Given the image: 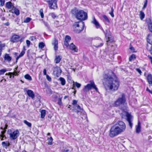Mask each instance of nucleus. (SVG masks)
<instances>
[{"instance_id":"nucleus-1","label":"nucleus","mask_w":152,"mask_h":152,"mask_svg":"<svg viewBox=\"0 0 152 152\" xmlns=\"http://www.w3.org/2000/svg\"><path fill=\"white\" fill-rule=\"evenodd\" d=\"M103 81H105L106 85L105 87L107 89H109L113 91L118 90L119 86V82L115 76H113L109 74L103 75Z\"/></svg>"},{"instance_id":"nucleus-2","label":"nucleus","mask_w":152,"mask_h":152,"mask_svg":"<svg viewBox=\"0 0 152 152\" xmlns=\"http://www.w3.org/2000/svg\"><path fill=\"white\" fill-rule=\"evenodd\" d=\"M126 129V125L125 123L122 121H119L111 127L109 135L111 137H113L124 132Z\"/></svg>"},{"instance_id":"nucleus-3","label":"nucleus","mask_w":152,"mask_h":152,"mask_svg":"<svg viewBox=\"0 0 152 152\" xmlns=\"http://www.w3.org/2000/svg\"><path fill=\"white\" fill-rule=\"evenodd\" d=\"M126 99L124 94L122 93L120 97L115 102L113 105L115 107H118L121 110H124L126 108Z\"/></svg>"},{"instance_id":"nucleus-4","label":"nucleus","mask_w":152,"mask_h":152,"mask_svg":"<svg viewBox=\"0 0 152 152\" xmlns=\"http://www.w3.org/2000/svg\"><path fill=\"white\" fill-rule=\"evenodd\" d=\"M72 13L74 15L76 18L81 21L86 20L87 19V14L83 10H78L75 8L71 11Z\"/></svg>"},{"instance_id":"nucleus-5","label":"nucleus","mask_w":152,"mask_h":152,"mask_svg":"<svg viewBox=\"0 0 152 152\" xmlns=\"http://www.w3.org/2000/svg\"><path fill=\"white\" fill-rule=\"evenodd\" d=\"M91 23L95 25L97 28H100L103 31L105 34V37L107 38V44H108L109 42H112L113 41V38L112 37L111 33L110 31L108 30H106L105 31H104L99 22L96 20L94 17L93 18Z\"/></svg>"},{"instance_id":"nucleus-6","label":"nucleus","mask_w":152,"mask_h":152,"mask_svg":"<svg viewBox=\"0 0 152 152\" xmlns=\"http://www.w3.org/2000/svg\"><path fill=\"white\" fill-rule=\"evenodd\" d=\"M84 26L85 24L83 22H75L73 25L74 31L75 32L79 33L83 30Z\"/></svg>"},{"instance_id":"nucleus-7","label":"nucleus","mask_w":152,"mask_h":152,"mask_svg":"<svg viewBox=\"0 0 152 152\" xmlns=\"http://www.w3.org/2000/svg\"><path fill=\"white\" fill-rule=\"evenodd\" d=\"M89 82L90 84H88L86 86H85V87L83 89V91L85 92H87L90 90H91L92 88L94 89L96 91H98V88L96 87L94 82L93 81H90Z\"/></svg>"},{"instance_id":"nucleus-8","label":"nucleus","mask_w":152,"mask_h":152,"mask_svg":"<svg viewBox=\"0 0 152 152\" xmlns=\"http://www.w3.org/2000/svg\"><path fill=\"white\" fill-rule=\"evenodd\" d=\"M50 9H56L57 8V0H46Z\"/></svg>"},{"instance_id":"nucleus-9","label":"nucleus","mask_w":152,"mask_h":152,"mask_svg":"<svg viewBox=\"0 0 152 152\" xmlns=\"http://www.w3.org/2000/svg\"><path fill=\"white\" fill-rule=\"evenodd\" d=\"M94 42L95 44L94 46L97 48L102 46L104 44L102 40L100 38H98L97 39H95L94 40Z\"/></svg>"},{"instance_id":"nucleus-10","label":"nucleus","mask_w":152,"mask_h":152,"mask_svg":"<svg viewBox=\"0 0 152 152\" xmlns=\"http://www.w3.org/2000/svg\"><path fill=\"white\" fill-rule=\"evenodd\" d=\"M19 131L18 130L14 131L13 132L9 134L10 138L11 140H15L19 136Z\"/></svg>"},{"instance_id":"nucleus-11","label":"nucleus","mask_w":152,"mask_h":152,"mask_svg":"<svg viewBox=\"0 0 152 152\" xmlns=\"http://www.w3.org/2000/svg\"><path fill=\"white\" fill-rule=\"evenodd\" d=\"M127 118V121L128 122L131 128L132 127L133 124L132 121L133 120V117L128 113H127L126 115Z\"/></svg>"},{"instance_id":"nucleus-12","label":"nucleus","mask_w":152,"mask_h":152,"mask_svg":"<svg viewBox=\"0 0 152 152\" xmlns=\"http://www.w3.org/2000/svg\"><path fill=\"white\" fill-rule=\"evenodd\" d=\"M61 72V70L59 67L56 66L54 68L53 73L54 75H56L57 77H59L60 75Z\"/></svg>"},{"instance_id":"nucleus-13","label":"nucleus","mask_w":152,"mask_h":152,"mask_svg":"<svg viewBox=\"0 0 152 152\" xmlns=\"http://www.w3.org/2000/svg\"><path fill=\"white\" fill-rule=\"evenodd\" d=\"M20 37L19 35L14 34L12 37L10 41L12 42H19Z\"/></svg>"},{"instance_id":"nucleus-14","label":"nucleus","mask_w":152,"mask_h":152,"mask_svg":"<svg viewBox=\"0 0 152 152\" xmlns=\"http://www.w3.org/2000/svg\"><path fill=\"white\" fill-rule=\"evenodd\" d=\"M26 90V88H24V91H26L28 95L32 99H33L35 97V95L33 91L31 90Z\"/></svg>"},{"instance_id":"nucleus-15","label":"nucleus","mask_w":152,"mask_h":152,"mask_svg":"<svg viewBox=\"0 0 152 152\" xmlns=\"http://www.w3.org/2000/svg\"><path fill=\"white\" fill-rule=\"evenodd\" d=\"M71 39V37L68 35L66 36L65 38V41L64 42V45L66 47H68L69 46V42Z\"/></svg>"},{"instance_id":"nucleus-16","label":"nucleus","mask_w":152,"mask_h":152,"mask_svg":"<svg viewBox=\"0 0 152 152\" xmlns=\"http://www.w3.org/2000/svg\"><path fill=\"white\" fill-rule=\"evenodd\" d=\"M62 152H73V149L70 147H63Z\"/></svg>"},{"instance_id":"nucleus-17","label":"nucleus","mask_w":152,"mask_h":152,"mask_svg":"<svg viewBox=\"0 0 152 152\" xmlns=\"http://www.w3.org/2000/svg\"><path fill=\"white\" fill-rule=\"evenodd\" d=\"M69 49L74 51V52H77L78 50L77 48L73 43H71L69 46Z\"/></svg>"},{"instance_id":"nucleus-18","label":"nucleus","mask_w":152,"mask_h":152,"mask_svg":"<svg viewBox=\"0 0 152 152\" xmlns=\"http://www.w3.org/2000/svg\"><path fill=\"white\" fill-rule=\"evenodd\" d=\"M140 122L138 121L137 125L136 126V132L137 133H139L141 132Z\"/></svg>"},{"instance_id":"nucleus-19","label":"nucleus","mask_w":152,"mask_h":152,"mask_svg":"<svg viewBox=\"0 0 152 152\" xmlns=\"http://www.w3.org/2000/svg\"><path fill=\"white\" fill-rule=\"evenodd\" d=\"M62 59V56L61 55H56L54 60V62L56 64L59 63Z\"/></svg>"},{"instance_id":"nucleus-20","label":"nucleus","mask_w":152,"mask_h":152,"mask_svg":"<svg viewBox=\"0 0 152 152\" xmlns=\"http://www.w3.org/2000/svg\"><path fill=\"white\" fill-rule=\"evenodd\" d=\"M4 60L7 61L8 62H10L12 60V57L10 56L9 54L6 53L5 54L4 57Z\"/></svg>"},{"instance_id":"nucleus-21","label":"nucleus","mask_w":152,"mask_h":152,"mask_svg":"<svg viewBox=\"0 0 152 152\" xmlns=\"http://www.w3.org/2000/svg\"><path fill=\"white\" fill-rule=\"evenodd\" d=\"M52 44L54 46V49L55 50H58V41L57 39H55L52 42Z\"/></svg>"},{"instance_id":"nucleus-22","label":"nucleus","mask_w":152,"mask_h":152,"mask_svg":"<svg viewBox=\"0 0 152 152\" xmlns=\"http://www.w3.org/2000/svg\"><path fill=\"white\" fill-rule=\"evenodd\" d=\"M147 80L150 85L152 84V76L151 74H148L147 77Z\"/></svg>"},{"instance_id":"nucleus-23","label":"nucleus","mask_w":152,"mask_h":152,"mask_svg":"<svg viewBox=\"0 0 152 152\" xmlns=\"http://www.w3.org/2000/svg\"><path fill=\"white\" fill-rule=\"evenodd\" d=\"M147 42L151 45H152V35L149 34L147 39Z\"/></svg>"},{"instance_id":"nucleus-24","label":"nucleus","mask_w":152,"mask_h":152,"mask_svg":"<svg viewBox=\"0 0 152 152\" xmlns=\"http://www.w3.org/2000/svg\"><path fill=\"white\" fill-rule=\"evenodd\" d=\"M19 73V72L18 71H14L13 72H9L8 74L6 73V75H13L12 77H14V76H16L18 75V73Z\"/></svg>"},{"instance_id":"nucleus-25","label":"nucleus","mask_w":152,"mask_h":152,"mask_svg":"<svg viewBox=\"0 0 152 152\" xmlns=\"http://www.w3.org/2000/svg\"><path fill=\"white\" fill-rule=\"evenodd\" d=\"M25 53V51L22 50L20 55L16 58V62H17L18 59L20 57H22Z\"/></svg>"},{"instance_id":"nucleus-26","label":"nucleus","mask_w":152,"mask_h":152,"mask_svg":"<svg viewBox=\"0 0 152 152\" xmlns=\"http://www.w3.org/2000/svg\"><path fill=\"white\" fill-rule=\"evenodd\" d=\"M139 16L140 19L142 20L144 18L145 16L144 12L142 11H140Z\"/></svg>"},{"instance_id":"nucleus-27","label":"nucleus","mask_w":152,"mask_h":152,"mask_svg":"<svg viewBox=\"0 0 152 152\" xmlns=\"http://www.w3.org/2000/svg\"><path fill=\"white\" fill-rule=\"evenodd\" d=\"M12 6L13 5L12 4V3L10 1H9L6 3V7L8 9H11Z\"/></svg>"},{"instance_id":"nucleus-28","label":"nucleus","mask_w":152,"mask_h":152,"mask_svg":"<svg viewBox=\"0 0 152 152\" xmlns=\"http://www.w3.org/2000/svg\"><path fill=\"white\" fill-rule=\"evenodd\" d=\"M59 80L61 82V85L64 86L65 84L66 81L64 78L62 77H60L59 78Z\"/></svg>"},{"instance_id":"nucleus-29","label":"nucleus","mask_w":152,"mask_h":152,"mask_svg":"<svg viewBox=\"0 0 152 152\" xmlns=\"http://www.w3.org/2000/svg\"><path fill=\"white\" fill-rule=\"evenodd\" d=\"M46 114V110H42L41 111V117L42 118H44Z\"/></svg>"},{"instance_id":"nucleus-30","label":"nucleus","mask_w":152,"mask_h":152,"mask_svg":"<svg viewBox=\"0 0 152 152\" xmlns=\"http://www.w3.org/2000/svg\"><path fill=\"white\" fill-rule=\"evenodd\" d=\"M2 145L3 147L9 146L10 145V143L8 142H2Z\"/></svg>"},{"instance_id":"nucleus-31","label":"nucleus","mask_w":152,"mask_h":152,"mask_svg":"<svg viewBox=\"0 0 152 152\" xmlns=\"http://www.w3.org/2000/svg\"><path fill=\"white\" fill-rule=\"evenodd\" d=\"M24 77L26 79H27L29 81H31L32 80L31 77L29 74H26L24 76Z\"/></svg>"},{"instance_id":"nucleus-32","label":"nucleus","mask_w":152,"mask_h":152,"mask_svg":"<svg viewBox=\"0 0 152 152\" xmlns=\"http://www.w3.org/2000/svg\"><path fill=\"white\" fill-rule=\"evenodd\" d=\"M24 123L27 125L28 127H31V123L25 120L23 121Z\"/></svg>"},{"instance_id":"nucleus-33","label":"nucleus","mask_w":152,"mask_h":152,"mask_svg":"<svg viewBox=\"0 0 152 152\" xmlns=\"http://www.w3.org/2000/svg\"><path fill=\"white\" fill-rule=\"evenodd\" d=\"M45 46V44L43 42H41L39 43V48L42 49Z\"/></svg>"},{"instance_id":"nucleus-34","label":"nucleus","mask_w":152,"mask_h":152,"mask_svg":"<svg viewBox=\"0 0 152 152\" xmlns=\"http://www.w3.org/2000/svg\"><path fill=\"white\" fill-rule=\"evenodd\" d=\"M48 144L49 145H52V142L53 141V138L52 137H50L48 139Z\"/></svg>"},{"instance_id":"nucleus-35","label":"nucleus","mask_w":152,"mask_h":152,"mask_svg":"<svg viewBox=\"0 0 152 152\" xmlns=\"http://www.w3.org/2000/svg\"><path fill=\"white\" fill-rule=\"evenodd\" d=\"M7 70L6 69H3L0 70V75H3Z\"/></svg>"},{"instance_id":"nucleus-36","label":"nucleus","mask_w":152,"mask_h":152,"mask_svg":"<svg viewBox=\"0 0 152 152\" xmlns=\"http://www.w3.org/2000/svg\"><path fill=\"white\" fill-rule=\"evenodd\" d=\"M31 20V18L27 17L24 20L23 22L24 23H27L29 22Z\"/></svg>"},{"instance_id":"nucleus-37","label":"nucleus","mask_w":152,"mask_h":152,"mask_svg":"<svg viewBox=\"0 0 152 152\" xmlns=\"http://www.w3.org/2000/svg\"><path fill=\"white\" fill-rule=\"evenodd\" d=\"M39 13L40 14V15H41V17L42 18H43L44 17V14L43 13V9H41L39 10Z\"/></svg>"},{"instance_id":"nucleus-38","label":"nucleus","mask_w":152,"mask_h":152,"mask_svg":"<svg viewBox=\"0 0 152 152\" xmlns=\"http://www.w3.org/2000/svg\"><path fill=\"white\" fill-rule=\"evenodd\" d=\"M136 56L134 54L132 55L129 58V61H131L133 59L135 58Z\"/></svg>"},{"instance_id":"nucleus-39","label":"nucleus","mask_w":152,"mask_h":152,"mask_svg":"<svg viewBox=\"0 0 152 152\" xmlns=\"http://www.w3.org/2000/svg\"><path fill=\"white\" fill-rule=\"evenodd\" d=\"M5 46V44H2L1 42L0 41V49H1V50H2L3 48H4Z\"/></svg>"},{"instance_id":"nucleus-40","label":"nucleus","mask_w":152,"mask_h":152,"mask_svg":"<svg viewBox=\"0 0 152 152\" xmlns=\"http://www.w3.org/2000/svg\"><path fill=\"white\" fill-rule=\"evenodd\" d=\"M15 14L17 15H18L20 14L19 11L18 10L15 9L14 10Z\"/></svg>"},{"instance_id":"nucleus-41","label":"nucleus","mask_w":152,"mask_h":152,"mask_svg":"<svg viewBox=\"0 0 152 152\" xmlns=\"http://www.w3.org/2000/svg\"><path fill=\"white\" fill-rule=\"evenodd\" d=\"M148 28L150 31L152 33V23L148 24Z\"/></svg>"},{"instance_id":"nucleus-42","label":"nucleus","mask_w":152,"mask_h":152,"mask_svg":"<svg viewBox=\"0 0 152 152\" xmlns=\"http://www.w3.org/2000/svg\"><path fill=\"white\" fill-rule=\"evenodd\" d=\"M77 88H79L80 87L81 85L80 84L78 83L77 82L75 83L74 84Z\"/></svg>"},{"instance_id":"nucleus-43","label":"nucleus","mask_w":152,"mask_h":152,"mask_svg":"<svg viewBox=\"0 0 152 152\" xmlns=\"http://www.w3.org/2000/svg\"><path fill=\"white\" fill-rule=\"evenodd\" d=\"M29 39L31 41H35L36 40V37L34 36H31L30 37Z\"/></svg>"},{"instance_id":"nucleus-44","label":"nucleus","mask_w":152,"mask_h":152,"mask_svg":"<svg viewBox=\"0 0 152 152\" xmlns=\"http://www.w3.org/2000/svg\"><path fill=\"white\" fill-rule=\"evenodd\" d=\"M103 17L106 21H107L108 22H109V19L106 15H103Z\"/></svg>"},{"instance_id":"nucleus-45","label":"nucleus","mask_w":152,"mask_h":152,"mask_svg":"<svg viewBox=\"0 0 152 152\" xmlns=\"http://www.w3.org/2000/svg\"><path fill=\"white\" fill-rule=\"evenodd\" d=\"M146 22L148 23V24H149V23H152L151 22V19L150 18H147L146 20Z\"/></svg>"},{"instance_id":"nucleus-46","label":"nucleus","mask_w":152,"mask_h":152,"mask_svg":"<svg viewBox=\"0 0 152 152\" xmlns=\"http://www.w3.org/2000/svg\"><path fill=\"white\" fill-rule=\"evenodd\" d=\"M147 4V0H145L144 2V5L143 7V9H144L146 7Z\"/></svg>"},{"instance_id":"nucleus-47","label":"nucleus","mask_w":152,"mask_h":152,"mask_svg":"<svg viewBox=\"0 0 152 152\" xmlns=\"http://www.w3.org/2000/svg\"><path fill=\"white\" fill-rule=\"evenodd\" d=\"M58 104L60 105H62V102L61 101V98H59L58 99Z\"/></svg>"},{"instance_id":"nucleus-48","label":"nucleus","mask_w":152,"mask_h":152,"mask_svg":"<svg viewBox=\"0 0 152 152\" xmlns=\"http://www.w3.org/2000/svg\"><path fill=\"white\" fill-rule=\"evenodd\" d=\"M0 2H1V6H3L5 2L4 0H0Z\"/></svg>"},{"instance_id":"nucleus-49","label":"nucleus","mask_w":152,"mask_h":152,"mask_svg":"<svg viewBox=\"0 0 152 152\" xmlns=\"http://www.w3.org/2000/svg\"><path fill=\"white\" fill-rule=\"evenodd\" d=\"M50 15L52 17V18H54L56 17V15L53 13H51L50 14Z\"/></svg>"},{"instance_id":"nucleus-50","label":"nucleus","mask_w":152,"mask_h":152,"mask_svg":"<svg viewBox=\"0 0 152 152\" xmlns=\"http://www.w3.org/2000/svg\"><path fill=\"white\" fill-rule=\"evenodd\" d=\"M30 42L28 40H27L26 41V43L28 47H29L30 44Z\"/></svg>"},{"instance_id":"nucleus-51","label":"nucleus","mask_w":152,"mask_h":152,"mask_svg":"<svg viewBox=\"0 0 152 152\" xmlns=\"http://www.w3.org/2000/svg\"><path fill=\"white\" fill-rule=\"evenodd\" d=\"M77 101L75 100H73L72 104L73 105H75V104H76L77 103Z\"/></svg>"},{"instance_id":"nucleus-52","label":"nucleus","mask_w":152,"mask_h":152,"mask_svg":"<svg viewBox=\"0 0 152 152\" xmlns=\"http://www.w3.org/2000/svg\"><path fill=\"white\" fill-rule=\"evenodd\" d=\"M46 78L49 81H50L51 80V78L48 75H46Z\"/></svg>"},{"instance_id":"nucleus-53","label":"nucleus","mask_w":152,"mask_h":152,"mask_svg":"<svg viewBox=\"0 0 152 152\" xmlns=\"http://www.w3.org/2000/svg\"><path fill=\"white\" fill-rule=\"evenodd\" d=\"M1 137H2V139H1V140H4L3 138H5V139L6 138V137H5V135L4 134H1L0 135Z\"/></svg>"},{"instance_id":"nucleus-54","label":"nucleus","mask_w":152,"mask_h":152,"mask_svg":"<svg viewBox=\"0 0 152 152\" xmlns=\"http://www.w3.org/2000/svg\"><path fill=\"white\" fill-rule=\"evenodd\" d=\"M136 71L138 72H139L140 74V75L142 73V72L141 70L137 68V69H136Z\"/></svg>"},{"instance_id":"nucleus-55","label":"nucleus","mask_w":152,"mask_h":152,"mask_svg":"<svg viewBox=\"0 0 152 152\" xmlns=\"http://www.w3.org/2000/svg\"><path fill=\"white\" fill-rule=\"evenodd\" d=\"M76 107H77V109L78 110H82V109L81 108L80 106L78 105H77Z\"/></svg>"},{"instance_id":"nucleus-56","label":"nucleus","mask_w":152,"mask_h":152,"mask_svg":"<svg viewBox=\"0 0 152 152\" xmlns=\"http://www.w3.org/2000/svg\"><path fill=\"white\" fill-rule=\"evenodd\" d=\"M44 25L47 27L48 28H49V26L48 25V24L46 22H44Z\"/></svg>"},{"instance_id":"nucleus-57","label":"nucleus","mask_w":152,"mask_h":152,"mask_svg":"<svg viewBox=\"0 0 152 152\" xmlns=\"http://www.w3.org/2000/svg\"><path fill=\"white\" fill-rule=\"evenodd\" d=\"M24 37L20 39H19V41L20 42V43L23 42L24 40Z\"/></svg>"},{"instance_id":"nucleus-58","label":"nucleus","mask_w":152,"mask_h":152,"mask_svg":"<svg viewBox=\"0 0 152 152\" xmlns=\"http://www.w3.org/2000/svg\"><path fill=\"white\" fill-rule=\"evenodd\" d=\"M130 49L132 50L133 52H134V48L132 46H130Z\"/></svg>"},{"instance_id":"nucleus-59","label":"nucleus","mask_w":152,"mask_h":152,"mask_svg":"<svg viewBox=\"0 0 152 152\" xmlns=\"http://www.w3.org/2000/svg\"><path fill=\"white\" fill-rule=\"evenodd\" d=\"M43 74L44 75H47L46 73V70L45 69H44L43 70Z\"/></svg>"},{"instance_id":"nucleus-60","label":"nucleus","mask_w":152,"mask_h":152,"mask_svg":"<svg viewBox=\"0 0 152 152\" xmlns=\"http://www.w3.org/2000/svg\"><path fill=\"white\" fill-rule=\"evenodd\" d=\"M148 57L150 60L151 63L152 64V57L149 56H148Z\"/></svg>"},{"instance_id":"nucleus-61","label":"nucleus","mask_w":152,"mask_h":152,"mask_svg":"<svg viewBox=\"0 0 152 152\" xmlns=\"http://www.w3.org/2000/svg\"><path fill=\"white\" fill-rule=\"evenodd\" d=\"M151 49H149L148 48H147V49L148 50V49L150 51L151 54H152V45H151Z\"/></svg>"},{"instance_id":"nucleus-62","label":"nucleus","mask_w":152,"mask_h":152,"mask_svg":"<svg viewBox=\"0 0 152 152\" xmlns=\"http://www.w3.org/2000/svg\"><path fill=\"white\" fill-rule=\"evenodd\" d=\"M110 14L112 17H114V15L113 12H110Z\"/></svg>"},{"instance_id":"nucleus-63","label":"nucleus","mask_w":152,"mask_h":152,"mask_svg":"<svg viewBox=\"0 0 152 152\" xmlns=\"http://www.w3.org/2000/svg\"><path fill=\"white\" fill-rule=\"evenodd\" d=\"M82 110H76V112L78 113L79 112H81V111Z\"/></svg>"},{"instance_id":"nucleus-64","label":"nucleus","mask_w":152,"mask_h":152,"mask_svg":"<svg viewBox=\"0 0 152 152\" xmlns=\"http://www.w3.org/2000/svg\"><path fill=\"white\" fill-rule=\"evenodd\" d=\"M4 25L6 26H9L10 25V23L9 22H7L4 23Z\"/></svg>"}]
</instances>
